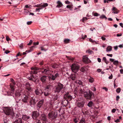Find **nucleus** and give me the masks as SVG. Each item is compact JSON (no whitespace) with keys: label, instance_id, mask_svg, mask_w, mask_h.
Listing matches in <instances>:
<instances>
[{"label":"nucleus","instance_id":"f257e3e1","mask_svg":"<svg viewBox=\"0 0 123 123\" xmlns=\"http://www.w3.org/2000/svg\"><path fill=\"white\" fill-rule=\"evenodd\" d=\"M41 72L43 74L48 75H50L48 78L49 80H53L59 76V74L57 73H55V71H50L48 68L43 69H42Z\"/></svg>","mask_w":123,"mask_h":123},{"label":"nucleus","instance_id":"f03ea898","mask_svg":"<svg viewBox=\"0 0 123 123\" xmlns=\"http://www.w3.org/2000/svg\"><path fill=\"white\" fill-rule=\"evenodd\" d=\"M31 69L32 71L31 72L30 74L28 75L27 77L29 80L35 82L37 79L36 77L33 74H37V70H38L39 69L35 67L31 68Z\"/></svg>","mask_w":123,"mask_h":123},{"label":"nucleus","instance_id":"7ed1b4c3","mask_svg":"<svg viewBox=\"0 0 123 123\" xmlns=\"http://www.w3.org/2000/svg\"><path fill=\"white\" fill-rule=\"evenodd\" d=\"M61 110H56L55 111H51L49 112L48 114L49 118L51 120H52L56 118L58 112L60 113Z\"/></svg>","mask_w":123,"mask_h":123},{"label":"nucleus","instance_id":"20e7f679","mask_svg":"<svg viewBox=\"0 0 123 123\" xmlns=\"http://www.w3.org/2000/svg\"><path fill=\"white\" fill-rule=\"evenodd\" d=\"M63 85L60 83H59L58 85L55 87L54 89V92L55 93H58L61 92L62 93L64 92L63 88Z\"/></svg>","mask_w":123,"mask_h":123},{"label":"nucleus","instance_id":"39448f33","mask_svg":"<svg viewBox=\"0 0 123 123\" xmlns=\"http://www.w3.org/2000/svg\"><path fill=\"white\" fill-rule=\"evenodd\" d=\"M3 110L5 113L7 115H9L12 114L13 115L15 116V114L13 113V110L8 107H5Z\"/></svg>","mask_w":123,"mask_h":123},{"label":"nucleus","instance_id":"423d86ee","mask_svg":"<svg viewBox=\"0 0 123 123\" xmlns=\"http://www.w3.org/2000/svg\"><path fill=\"white\" fill-rule=\"evenodd\" d=\"M80 68L79 65L77 63L73 64L71 67V69L72 71L75 73Z\"/></svg>","mask_w":123,"mask_h":123},{"label":"nucleus","instance_id":"0eeeda50","mask_svg":"<svg viewBox=\"0 0 123 123\" xmlns=\"http://www.w3.org/2000/svg\"><path fill=\"white\" fill-rule=\"evenodd\" d=\"M92 94V92L89 91L88 93L86 92H84V96L87 99H90L91 98Z\"/></svg>","mask_w":123,"mask_h":123},{"label":"nucleus","instance_id":"6e6552de","mask_svg":"<svg viewBox=\"0 0 123 123\" xmlns=\"http://www.w3.org/2000/svg\"><path fill=\"white\" fill-rule=\"evenodd\" d=\"M25 91H24V92L25 93L22 96V100L23 102L25 103H27L28 98V95H29V94H26L25 93Z\"/></svg>","mask_w":123,"mask_h":123},{"label":"nucleus","instance_id":"1a4fd4ad","mask_svg":"<svg viewBox=\"0 0 123 123\" xmlns=\"http://www.w3.org/2000/svg\"><path fill=\"white\" fill-rule=\"evenodd\" d=\"M32 113V116L34 119H36L39 115V112L37 111H33Z\"/></svg>","mask_w":123,"mask_h":123},{"label":"nucleus","instance_id":"9d476101","mask_svg":"<svg viewBox=\"0 0 123 123\" xmlns=\"http://www.w3.org/2000/svg\"><path fill=\"white\" fill-rule=\"evenodd\" d=\"M49 79L48 76L45 75L42 76L41 78V80L43 83L47 82Z\"/></svg>","mask_w":123,"mask_h":123},{"label":"nucleus","instance_id":"9b49d317","mask_svg":"<svg viewBox=\"0 0 123 123\" xmlns=\"http://www.w3.org/2000/svg\"><path fill=\"white\" fill-rule=\"evenodd\" d=\"M85 103V102L83 101L78 102L77 103L76 105L78 107L81 108L84 106Z\"/></svg>","mask_w":123,"mask_h":123},{"label":"nucleus","instance_id":"f8f14e48","mask_svg":"<svg viewBox=\"0 0 123 123\" xmlns=\"http://www.w3.org/2000/svg\"><path fill=\"white\" fill-rule=\"evenodd\" d=\"M35 93L37 95L41 96L43 93L42 90H39L38 89H37L34 91Z\"/></svg>","mask_w":123,"mask_h":123},{"label":"nucleus","instance_id":"ddd939ff","mask_svg":"<svg viewBox=\"0 0 123 123\" xmlns=\"http://www.w3.org/2000/svg\"><path fill=\"white\" fill-rule=\"evenodd\" d=\"M83 62L86 63H88L90 61L88 58L86 56H84L83 58Z\"/></svg>","mask_w":123,"mask_h":123},{"label":"nucleus","instance_id":"4468645a","mask_svg":"<svg viewBox=\"0 0 123 123\" xmlns=\"http://www.w3.org/2000/svg\"><path fill=\"white\" fill-rule=\"evenodd\" d=\"M26 88L29 91L31 90V85L28 82L26 83L25 84Z\"/></svg>","mask_w":123,"mask_h":123},{"label":"nucleus","instance_id":"2eb2a0df","mask_svg":"<svg viewBox=\"0 0 123 123\" xmlns=\"http://www.w3.org/2000/svg\"><path fill=\"white\" fill-rule=\"evenodd\" d=\"M44 101L43 100H41L37 104V107L40 108L43 105Z\"/></svg>","mask_w":123,"mask_h":123},{"label":"nucleus","instance_id":"dca6fc26","mask_svg":"<svg viewBox=\"0 0 123 123\" xmlns=\"http://www.w3.org/2000/svg\"><path fill=\"white\" fill-rule=\"evenodd\" d=\"M41 119L43 121H46L47 120L46 116L45 114H42L41 115Z\"/></svg>","mask_w":123,"mask_h":123},{"label":"nucleus","instance_id":"f3484780","mask_svg":"<svg viewBox=\"0 0 123 123\" xmlns=\"http://www.w3.org/2000/svg\"><path fill=\"white\" fill-rule=\"evenodd\" d=\"M70 78L73 80H75L77 79V75L75 74H72L70 75Z\"/></svg>","mask_w":123,"mask_h":123},{"label":"nucleus","instance_id":"a211bd4d","mask_svg":"<svg viewBox=\"0 0 123 123\" xmlns=\"http://www.w3.org/2000/svg\"><path fill=\"white\" fill-rule=\"evenodd\" d=\"M111 10L112 11H113L112 13L114 14H117L119 12V11H118L116 7H113Z\"/></svg>","mask_w":123,"mask_h":123},{"label":"nucleus","instance_id":"6ab92c4d","mask_svg":"<svg viewBox=\"0 0 123 123\" xmlns=\"http://www.w3.org/2000/svg\"><path fill=\"white\" fill-rule=\"evenodd\" d=\"M65 96L66 97L69 101L71 100L72 99V96L69 94V93L67 92L65 95Z\"/></svg>","mask_w":123,"mask_h":123},{"label":"nucleus","instance_id":"aec40b11","mask_svg":"<svg viewBox=\"0 0 123 123\" xmlns=\"http://www.w3.org/2000/svg\"><path fill=\"white\" fill-rule=\"evenodd\" d=\"M30 117L27 116L26 115H23L22 118L23 119L27 121L30 118Z\"/></svg>","mask_w":123,"mask_h":123},{"label":"nucleus","instance_id":"412c9836","mask_svg":"<svg viewBox=\"0 0 123 123\" xmlns=\"http://www.w3.org/2000/svg\"><path fill=\"white\" fill-rule=\"evenodd\" d=\"M62 101L61 102V104L64 106L66 105L68 102L67 100L64 98H63Z\"/></svg>","mask_w":123,"mask_h":123},{"label":"nucleus","instance_id":"4be33fe9","mask_svg":"<svg viewBox=\"0 0 123 123\" xmlns=\"http://www.w3.org/2000/svg\"><path fill=\"white\" fill-rule=\"evenodd\" d=\"M87 70V67H83L81 68L80 71L82 72H85Z\"/></svg>","mask_w":123,"mask_h":123},{"label":"nucleus","instance_id":"5701e85b","mask_svg":"<svg viewBox=\"0 0 123 123\" xmlns=\"http://www.w3.org/2000/svg\"><path fill=\"white\" fill-rule=\"evenodd\" d=\"M57 5L56 6V7L60 8L63 5L62 3L60 1H58L57 2Z\"/></svg>","mask_w":123,"mask_h":123},{"label":"nucleus","instance_id":"b1692460","mask_svg":"<svg viewBox=\"0 0 123 123\" xmlns=\"http://www.w3.org/2000/svg\"><path fill=\"white\" fill-rule=\"evenodd\" d=\"M51 87V86L50 85L47 86L46 87L45 90L47 91L48 92H49Z\"/></svg>","mask_w":123,"mask_h":123},{"label":"nucleus","instance_id":"393cba45","mask_svg":"<svg viewBox=\"0 0 123 123\" xmlns=\"http://www.w3.org/2000/svg\"><path fill=\"white\" fill-rule=\"evenodd\" d=\"M14 86L13 85H10V87L11 89V90L12 92V93L13 94L14 91Z\"/></svg>","mask_w":123,"mask_h":123},{"label":"nucleus","instance_id":"a878e982","mask_svg":"<svg viewBox=\"0 0 123 123\" xmlns=\"http://www.w3.org/2000/svg\"><path fill=\"white\" fill-rule=\"evenodd\" d=\"M30 105H33L35 104L36 103L35 102V99H31L30 101Z\"/></svg>","mask_w":123,"mask_h":123},{"label":"nucleus","instance_id":"bb28decb","mask_svg":"<svg viewBox=\"0 0 123 123\" xmlns=\"http://www.w3.org/2000/svg\"><path fill=\"white\" fill-rule=\"evenodd\" d=\"M22 119L20 118H18L16 121L13 123H22Z\"/></svg>","mask_w":123,"mask_h":123},{"label":"nucleus","instance_id":"cd10ccee","mask_svg":"<svg viewBox=\"0 0 123 123\" xmlns=\"http://www.w3.org/2000/svg\"><path fill=\"white\" fill-rule=\"evenodd\" d=\"M112 50V47L111 46H108L106 48V51L109 52L111 51Z\"/></svg>","mask_w":123,"mask_h":123},{"label":"nucleus","instance_id":"c85d7f7f","mask_svg":"<svg viewBox=\"0 0 123 123\" xmlns=\"http://www.w3.org/2000/svg\"><path fill=\"white\" fill-rule=\"evenodd\" d=\"M58 67V65L56 63H55L52 64V67L55 69L57 68Z\"/></svg>","mask_w":123,"mask_h":123},{"label":"nucleus","instance_id":"c756f323","mask_svg":"<svg viewBox=\"0 0 123 123\" xmlns=\"http://www.w3.org/2000/svg\"><path fill=\"white\" fill-rule=\"evenodd\" d=\"M70 40L69 39H65L64 40V42L65 43H69Z\"/></svg>","mask_w":123,"mask_h":123},{"label":"nucleus","instance_id":"7c9ffc66","mask_svg":"<svg viewBox=\"0 0 123 123\" xmlns=\"http://www.w3.org/2000/svg\"><path fill=\"white\" fill-rule=\"evenodd\" d=\"M85 92L84 90H82L81 88H80L79 89V93H80L82 94L84 93Z\"/></svg>","mask_w":123,"mask_h":123},{"label":"nucleus","instance_id":"2f4dec72","mask_svg":"<svg viewBox=\"0 0 123 123\" xmlns=\"http://www.w3.org/2000/svg\"><path fill=\"white\" fill-rule=\"evenodd\" d=\"M15 94L16 96H19L21 95V94L18 91H16Z\"/></svg>","mask_w":123,"mask_h":123},{"label":"nucleus","instance_id":"473e14b6","mask_svg":"<svg viewBox=\"0 0 123 123\" xmlns=\"http://www.w3.org/2000/svg\"><path fill=\"white\" fill-rule=\"evenodd\" d=\"M93 104V102L92 101H90L87 104V105L89 107H91Z\"/></svg>","mask_w":123,"mask_h":123},{"label":"nucleus","instance_id":"72a5a7b5","mask_svg":"<svg viewBox=\"0 0 123 123\" xmlns=\"http://www.w3.org/2000/svg\"><path fill=\"white\" fill-rule=\"evenodd\" d=\"M103 60L106 64H107L109 62L107 61L106 57H105L103 58Z\"/></svg>","mask_w":123,"mask_h":123},{"label":"nucleus","instance_id":"f704fd0d","mask_svg":"<svg viewBox=\"0 0 123 123\" xmlns=\"http://www.w3.org/2000/svg\"><path fill=\"white\" fill-rule=\"evenodd\" d=\"M44 95L46 96H48L49 94V93L46 90L44 92Z\"/></svg>","mask_w":123,"mask_h":123},{"label":"nucleus","instance_id":"c9c22d12","mask_svg":"<svg viewBox=\"0 0 123 123\" xmlns=\"http://www.w3.org/2000/svg\"><path fill=\"white\" fill-rule=\"evenodd\" d=\"M79 123H85V119L84 118H82Z\"/></svg>","mask_w":123,"mask_h":123},{"label":"nucleus","instance_id":"e433bc0d","mask_svg":"<svg viewBox=\"0 0 123 123\" xmlns=\"http://www.w3.org/2000/svg\"><path fill=\"white\" fill-rule=\"evenodd\" d=\"M89 82L91 83H92L94 81V79L92 77L90 78V79L89 80Z\"/></svg>","mask_w":123,"mask_h":123},{"label":"nucleus","instance_id":"4c0bfd02","mask_svg":"<svg viewBox=\"0 0 123 123\" xmlns=\"http://www.w3.org/2000/svg\"><path fill=\"white\" fill-rule=\"evenodd\" d=\"M41 50L42 51H46L48 49V48H45L43 47H41Z\"/></svg>","mask_w":123,"mask_h":123},{"label":"nucleus","instance_id":"58836bf2","mask_svg":"<svg viewBox=\"0 0 123 123\" xmlns=\"http://www.w3.org/2000/svg\"><path fill=\"white\" fill-rule=\"evenodd\" d=\"M100 18H105V19L106 20L107 19V18L105 16V15H101L100 17Z\"/></svg>","mask_w":123,"mask_h":123},{"label":"nucleus","instance_id":"ea45409f","mask_svg":"<svg viewBox=\"0 0 123 123\" xmlns=\"http://www.w3.org/2000/svg\"><path fill=\"white\" fill-rule=\"evenodd\" d=\"M89 41L92 43H94L95 42L96 44H97V42L93 40H92L91 38H90L89 39Z\"/></svg>","mask_w":123,"mask_h":123},{"label":"nucleus","instance_id":"a19ab883","mask_svg":"<svg viewBox=\"0 0 123 123\" xmlns=\"http://www.w3.org/2000/svg\"><path fill=\"white\" fill-rule=\"evenodd\" d=\"M121 90V89L119 87L117 88L116 90V92L117 93H119Z\"/></svg>","mask_w":123,"mask_h":123},{"label":"nucleus","instance_id":"79ce46f5","mask_svg":"<svg viewBox=\"0 0 123 123\" xmlns=\"http://www.w3.org/2000/svg\"><path fill=\"white\" fill-rule=\"evenodd\" d=\"M77 82L80 85H82V84L83 82L81 80H78Z\"/></svg>","mask_w":123,"mask_h":123},{"label":"nucleus","instance_id":"37998d69","mask_svg":"<svg viewBox=\"0 0 123 123\" xmlns=\"http://www.w3.org/2000/svg\"><path fill=\"white\" fill-rule=\"evenodd\" d=\"M87 19V18L86 17H84L83 18L82 20V22H84V21L86 20Z\"/></svg>","mask_w":123,"mask_h":123},{"label":"nucleus","instance_id":"c03bdc74","mask_svg":"<svg viewBox=\"0 0 123 123\" xmlns=\"http://www.w3.org/2000/svg\"><path fill=\"white\" fill-rule=\"evenodd\" d=\"M48 4L47 3H44L42 5V6L43 7V8H44L45 7L48 6Z\"/></svg>","mask_w":123,"mask_h":123},{"label":"nucleus","instance_id":"a18cd8bd","mask_svg":"<svg viewBox=\"0 0 123 123\" xmlns=\"http://www.w3.org/2000/svg\"><path fill=\"white\" fill-rule=\"evenodd\" d=\"M19 46L20 48L21 49H23V48L24 46L23 43H22L20 44L19 45Z\"/></svg>","mask_w":123,"mask_h":123},{"label":"nucleus","instance_id":"49530a36","mask_svg":"<svg viewBox=\"0 0 123 123\" xmlns=\"http://www.w3.org/2000/svg\"><path fill=\"white\" fill-rule=\"evenodd\" d=\"M118 63V62L117 61H115L114 62L113 64L115 65H117Z\"/></svg>","mask_w":123,"mask_h":123},{"label":"nucleus","instance_id":"de8ad7c7","mask_svg":"<svg viewBox=\"0 0 123 123\" xmlns=\"http://www.w3.org/2000/svg\"><path fill=\"white\" fill-rule=\"evenodd\" d=\"M78 90V88L77 87H75L74 89V93H77V92Z\"/></svg>","mask_w":123,"mask_h":123},{"label":"nucleus","instance_id":"09e8293b","mask_svg":"<svg viewBox=\"0 0 123 123\" xmlns=\"http://www.w3.org/2000/svg\"><path fill=\"white\" fill-rule=\"evenodd\" d=\"M10 80L11 82H12L14 85H15V83L14 81V80L12 78H11Z\"/></svg>","mask_w":123,"mask_h":123},{"label":"nucleus","instance_id":"8fccbe9b","mask_svg":"<svg viewBox=\"0 0 123 123\" xmlns=\"http://www.w3.org/2000/svg\"><path fill=\"white\" fill-rule=\"evenodd\" d=\"M7 94L8 96H12L13 94L12 93V92H7Z\"/></svg>","mask_w":123,"mask_h":123},{"label":"nucleus","instance_id":"3c124183","mask_svg":"<svg viewBox=\"0 0 123 123\" xmlns=\"http://www.w3.org/2000/svg\"><path fill=\"white\" fill-rule=\"evenodd\" d=\"M6 39L7 41H9L11 40L7 36L6 37Z\"/></svg>","mask_w":123,"mask_h":123},{"label":"nucleus","instance_id":"603ef678","mask_svg":"<svg viewBox=\"0 0 123 123\" xmlns=\"http://www.w3.org/2000/svg\"><path fill=\"white\" fill-rule=\"evenodd\" d=\"M86 52H88V53L90 54H92V53L93 52L92 50H87V51H86Z\"/></svg>","mask_w":123,"mask_h":123},{"label":"nucleus","instance_id":"864d4df0","mask_svg":"<svg viewBox=\"0 0 123 123\" xmlns=\"http://www.w3.org/2000/svg\"><path fill=\"white\" fill-rule=\"evenodd\" d=\"M58 98V96H55L54 98V100H57Z\"/></svg>","mask_w":123,"mask_h":123},{"label":"nucleus","instance_id":"5fc2aeb1","mask_svg":"<svg viewBox=\"0 0 123 123\" xmlns=\"http://www.w3.org/2000/svg\"><path fill=\"white\" fill-rule=\"evenodd\" d=\"M68 58L69 60H70L72 61H73L74 60V58H73L72 57H69Z\"/></svg>","mask_w":123,"mask_h":123},{"label":"nucleus","instance_id":"6e6d98bb","mask_svg":"<svg viewBox=\"0 0 123 123\" xmlns=\"http://www.w3.org/2000/svg\"><path fill=\"white\" fill-rule=\"evenodd\" d=\"M113 67V66L112 65H111V66H109V68L111 69V70L112 71H113L112 69Z\"/></svg>","mask_w":123,"mask_h":123},{"label":"nucleus","instance_id":"4d7b16f0","mask_svg":"<svg viewBox=\"0 0 123 123\" xmlns=\"http://www.w3.org/2000/svg\"><path fill=\"white\" fill-rule=\"evenodd\" d=\"M39 42H35L33 43L34 45H38L39 44Z\"/></svg>","mask_w":123,"mask_h":123},{"label":"nucleus","instance_id":"13d9d810","mask_svg":"<svg viewBox=\"0 0 123 123\" xmlns=\"http://www.w3.org/2000/svg\"><path fill=\"white\" fill-rule=\"evenodd\" d=\"M32 22L31 21H28L27 22V24L28 25H31L32 23Z\"/></svg>","mask_w":123,"mask_h":123},{"label":"nucleus","instance_id":"bf43d9fd","mask_svg":"<svg viewBox=\"0 0 123 123\" xmlns=\"http://www.w3.org/2000/svg\"><path fill=\"white\" fill-rule=\"evenodd\" d=\"M32 42V40H30V41L29 42L28 44V45H31V44Z\"/></svg>","mask_w":123,"mask_h":123},{"label":"nucleus","instance_id":"052dcab7","mask_svg":"<svg viewBox=\"0 0 123 123\" xmlns=\"http://www.w3.org/2000/svg\"><path fill=\"white\" fill-rule=\"evenodd\" d=\"M99 14H98V13L97 12L95 13L94 14V15L95 16H98V15H99Z\"/></svg>","mask_w":123,"mask_h":123},{"label":"nucleus","instance_id":"680f3d73","mask_svg":"<svg viewBox=\"0 0 123 123\" xmlns=\"http://www.w3.org/2000/svg\"><path fill=\"white\" fill-rule=\"evenodd\" d=\"M120 98V97L119 96H116V100L118 101L119 100V99Z\"/></svg>","mask_w":123,"mask_h":123},{"label":"nucleus","instance_id":"e2e57ef3","mask_svg":"<svg viewBox=\"0 0 123 123\" xmlns=\"http://www.w3.org/2000/svg\"><path fill=\"white\" fill-rule=\"evenodd\" d=\"M10 52V51L8 50H6L5 52V53L6 54H8Z\"/></svg>","mask_w":123,"mask_h":123},{"label":"nucleus","instance_id":"0e129e2a","mask_svg":"<svg viewBox=\"0 0 123 123\" xmlns=\"http://www.w3.org/2000/svg\"><path fill=\"white\" fill-rule=\"evenodd\" d=\"M116 111V109H113L111 111V112L112 113H115Z\"/></svg>","mask_w":123,"mask_h":123},{"label":"nucleus","instance_id":"69168bd1","mask_svg":"<svg viewBox=\"0 0 123 123\" xmlns=\"http://www.w3.org/2000/svg\"><path fill=\"white\" fill-rule=\"evenodd\" d=\"M78 120L76 118L74 119V121L75 123H77L78 122Z\"/></svg>","mask_w":123,"mask_h":123},{"label":"nucleus","instance_id":"338daca9","mask_svg":"<svg viewBox=\"0 0 123 123\" xmlns=\"http://www.w3.org/2000/svg\"><path fill=\"white\" fill-rule=\"evenodd\" d=\"M113 77V76L112 74H111V76L109 77V79H112Z\"/></svg>","mask_w":123,"mask_h":123},{"label":"nucleus","instance_id":"774afa93","mask_svg":"<svg viewBox=\"0 0 123 123\" xmlns=\"http://www.w3.org/2000/svg\"><path fill=\"white\" fill-rule=\"evenodd\" d=\"M43 8V6H42V5H41L40 6V7H39L38 8H39V10H40L41 9H42Z\"/></svg>","mask_w":123,"mask_h":123}]
</instances>
